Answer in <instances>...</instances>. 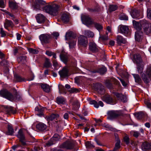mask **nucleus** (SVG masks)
<instances>
[{
    "instance_id": "nucleus-31",
    "label": "nucleus",
    "mask_w": 151,
    "mask_h": 151,
    "mask_svg": "<svg viewBox=\"0 0 151 151\" xmlns=\"http://www.w3.org/2000/svg\"><path fill=\"white\" fill-rule=\"evenodd\" d=\"M133 57L134 62V63L138 64L141 62V59L140 55L139 54H135L134 55Z\"/></svg>"
},
{
    "instance_id": "nucleus-27",
    "label": "nucleus",
    "mask_w": 151,
    "mask_h": 151,
    "mask_svg": "<svg viewBox=\"0 0 151 151\" xmlns=\"http://www.w3.org/2000/svg\"><path fill=\"white\" fill-rule=\"evenodd\" d=\"M132 22L134 28L136 29L137 30H140L142 29L140 21V23H139L136 22L135 20H133L132 21Z\"/></svg>"
},
{
    "instance_id": "nucleus-61",
    "label": "nucleus",
    "mask_w": 151,
    "mask_h": 151,
    "mask_svg": "<svg viewBox=\"0 0 151 151\" xmlns=\"http://www.w3.org/2000/svg\"><path fill=\"white\" fill-rule=\"evenodd\" d=\"M120 141H117L115 145V147L114 148V150H117L120 147Z\"/></svg>"
},
{
    "instance_id": "nucleus-46",
    "label": "nucleus",
    "mask_w": 151,
    "mask_h": 151,
    "mask_svg": "<svg viewBox=\"0 0 151 151\" xmlns=\"http://www.w3.org/2000/svg\"><path fill=\"white\" fill-rule=\"evenodd\" d=\"M63 123L62 121L59 120L55 121L54 124L56 125V127L57 128H59L61 127V124Z\"/></svg>"
},
{
    "instance_id": "nucleus-54",
    "label": "nucleus",
    "mask_w": 151,
    "mask_h": 151,
    "mask_svg": "<svg viewBox=\"0 0 151 151\" xmlns=\"http://www.w3.org/2000/svg\"><path fill=\"white\" fill-rule=\"evenodd\" d=\"M68 91L70 93H76L79 92V90L78 89L74 88H71L70 89L68 90Z\"/></svg>"
},
{
    "instance_id": "nucleus-38",
    "label": "nucleus",
    "mask_w": 151,
    "mask_h": 151,
    "mask_svg": "<svg viewBox=\"0 0 151 151\" xmlns=\"http://www.w3.org/2000/svg\"><path fill=\"white\" fill-rule=\"evenodd\" d=\"M59 92L60 94H66V92L65 91L64 87L62 85L59 84L58 86Z\"/></svg>"
},
{
    "instance_id": "nucleus-22",
    "label": "nucleus",
    "mask_w": 151,
    "mask_h": 151,
    "mask_svg": "<svg viewBox=\"0 0 151 151\" xmlns=\"http://www.w3.org/2000/svg\"><path fill=\"white\" fill-rule=\"evenodd\" d=\"M115 95L118 99L121 100L124 102H125L127 101V97L126 96L123 95L122 94L119 93H116Z\"/></svg>"
},
{
    "instance_id": "nucleus-8",
    "label": "nucleus",
    "mask_w": 151,
    "mask_h": 151,
    "mask_svg": "<svg viewBox=\"0 0 151 151\" xmlns=\"http://www.w3.org/2000/svg\"><path fill=\"white\" fill-rule=\"evenodd\" d=\"M75 146L74 143L72 141H67L60 145V148H65L67 149H72Z\"/></svg>"
},
{
    "instance_id": "nucleus-13",
    "label": "nucleus",
    "mask_w": 151,
    "mask_h": 151,
    "mask_svg": "<svg viewBox=\"0 0 151 151\" xmlns=\"http://www.w3.org/2000/svg\"><path fill=\"white\" fill-rule=\"evenodd\" d=\"M119 32L127 36L129 33L130 31L128 27L126 26L120 25L119 26Z\"/></svg>"
},
{
    "instance_id": "nucleus-16",
    "label": "nucleus",
    "mask_w": 151,
    "mask_h": 151,
    "mask_svg": "<svg viewBox=\"0 0 151 151\" xmlns=\"http://www.w3.org/2000/svg\"><path fill=\"white\" fill-rule=\"evenodd\" d=\"M96 87L99 93L101 95H103L104 93L105 92L104 87L101 83H98L97 84Z\"/></svg>"
},
{
    "instance_id": "nucleus-5",
    "label": "nucleus",
    "mask_w": 151,
    "mask_h": 151,
    "mask_svg": "<svg viewBox=\"0 0 151 151\" xmlns=\"http://www.w3.org/2000/svg\"><path fill=\"white\" fill-rule=\"evenodd\" d=\"M123 113L121 111H111L108 112V118L112 119L122 115Z\"/></svg>"
},
{
    "instance_id": "nucleus-42",
    "label": "nucleus",
    "mask_w": 151,
    "mask_h": 151,
    "mask_svg": "<svg viewBox=\"0 0 151 151\" xmlns=\"http://www.w3.org/2000/svg\"><path fill=\"white\" fill-rule=\"evenodd\" d=\"M118 8L117 5H110L109 6V9L110 11H114L116 10Z\"/></svg>"
},
{
    "instance_id": "nucleus-53",
    "label": "nucleus",
    "mask_w": 151,
    "mask_h": 151,
    "mask_svg": "<svg viewBox=\"0 0 151 151\" xmlns=\"http://www.w3.org/2000/svg\"><path fill=\"white\" fill-rule=\"evenodd\" d=\"M85 145L88 148H92L94 147V146L91 144V142L89 141H87L85 142Z\"/></svg>"
},
{
    "instance_id": "nucleus-49",
    "label": "nucleus",
    "mask_w": 151,
    "mask_h": 151,
    "mask_svg": "<svg viewBox=\"0 0 151 151\" xmlns=\"http://www.w3.org/2000/svg\"><path fill=\"white\" fill-rule=\"evenodd\" d=\"M76 44V40H73L69 42V46L70 48H73L74 47Z\"/></svg>"
},
{
    "instance_id": "nucleus-60",
    "label": "nucleus",
    "mask_w": 151,
    "mask_h": 151,
    "mask_svg": "<svg viewBox=\"0 0 151 151\" xmlns=\"http://www.w3.org/2000/svg\"><path fill=\"white\" fill-rule=\"evenodd\" d=\"M73 105L75 106L76 109H78L80 107V104L78 101H76L73 103Z\"/></svg>"
},
{
    "instance_id": "nucleus-19",
    "label": "nucleus",
    "mask_w": 151,
    "mask_h": 151,
    "mask_svg": "<svg viewBox=\"0 0 151 151\" xmlns=\"http://www.w3.org/2000/svg\"><path fill=\"white\" fill-rule=\"evenodd\" d=\"M142 149L145 151H147L151 150V143L147 142L143 143L141 145Z\"/></svg>"
},
{
    "instance_id": "nucleus-48",
    "label": "nucleus",
    "mask_w": 151,
    "mask_h": 151,
    "mask_svg": "<svg viewBox=\"0 0 151 151\" xmlns=\"http://www.w3.org/2000/svg\"><path fill=\"white\" fill-rule=\"evenodd\" d=\"M93 24L95 27L99 30H101L102 29V27L101 25L94 22Z\"/></svg>"
},
{
    "instance_id": "nucleus-40",
    "label": "nucleus",
    "mask_w": 151,
    "mask_h": 151,
    "mask_svg": "<svg viewBox=\"0 0 151 151\" xmlns=\"http://www.w3.org/2000/svg\"><path fill=\"white\" fill-rule=\"evenodd\" d=\"M84 34L85 35L89 37H93L94 36L93 33L90 30H85L84 31Z\"/></svg>"
},
{
    "instance_id": "nucleus-30",
    "label": "nucleus",
    "mask_w": 151,
    "mask_h": 151,
    "mask_svg": "<svg viewBox=\"0 0 151 151\" xmlns=\"http://www.w3.org/2000/svg\"><path fill=\"white\" fill-rule=\"evenodd\" d=\"M117 41L118 44L120 45L122 43L125 44L126 42V40L120 35H118L117 36Z\"/></svg>"
},
{
    "instance_id": "nucleus-9",
    "label": "nucleus",
    "mask_w": 151,
    "mask_h": 151,
    "mask_svg": "<svg viewBox=\"0 0 151 151\" xmlns=\"http://www.w3.org/2000/svg\"><path fill=\"white\" fill-rule=\"evenodd\" d=\"M83 23L86 25H92L93 24V20L88 16L83 15L81 17Z\"/></svg>"
},
{
    "instance_id": "nucleus-56",
    "label": "nucleus",
    "mask_w": 151,
    "mask_h": 151,
    "mask_svg": "<svg viewBox=\"0 0 151 151\" xmlns=\"http://www.w3.org/2000/svg\"><path fill=\"white\" fill-rule=\"evenodd\" d=\"M130 134H133V136L136 138H137L140 135V134L136 131H132L130 132Z\"/></svg>"
},
{
    "instance_id": "nucleus-18",
    "label": "nucleus",
    "mask_w": 151,
    "mask_h": 151,
    "mask_svg": "<svg viewBox=\"0 0 151 151\" xmlns=\"http://www.w3.org/2000/svg\"><path fill=\"white\" fill-rule=\"evenodd\" d=\"M89 48L90 51L93 52H97L99 50L96 45L93 42L89 43Z\"/></svg>"
},
{
    "instance_id": "nucleus-59",
    "label": "nucleus",
    "mask_w": 151,
    "mask_h": 151,
    "mask_svg": "<svg viewBox=\"0 0 151 151\" xmlns=\"http://www.w3.org/2000/svg\"><path fill=\"white\" fill-rule=\"evenodd\" d=\"M124 140L126 144L128 145L129 143V139L127 135L125 136L124 137Z\"/></svg>"
},
{
    "instance_id": "nucleus-20",
    "label": "nucleus",
    "mask_w": 151,
    "mask_h": 151,
    "mask_svg": "<svg viewBox=\"0 0 151 151\" xmlns=\"http://www.w3.org/2000/svg\"><path fill=\"white\" fill-rule=\"evenodd\" d=\"M59 73L61 77L65 78L68 76V70L67 68H63L59 72Z\"/></svg>"
},
{
    "instance_id": "nucleus-29",
    "label": "nucleus",
    "mask_w": 151,
    "mask_h": 151,
    "mask_svg": "<svg viewBox=\"0 0 151 151\" xmlns=\"http://www.w3.org/2000/svg\"><path fill=\"white\" fill-rule=\"evenodd\" d=\"M36 128L37 130L43 131L46 128V126L43 123H39L36 125Z\"/></svg>"
},
{
    "instance_id": "nucleus-26",
    "label": "nucleus",
    "mask_w": 151,
    "mask_h": 151,
    "mask_svg": "<svg viewBox=\"0 0 151 151\" xmlns=\"http://www.w3.org/2000/svg\"><path fill=\"white\" fill-rule=\"evenodd\" d=\"M102 99L103 101L108 104H111L113 101L112 98L109 95L104 96Z\"/></svg>"
},
{
    "instance_id": "nucleus-34",
    "label": "nucleus",
    "mask_w": 151,
    "mask_h": 151,
    "mask_svg": "<svg viewBox=\"0 0 151 151\" xmlns=\"http://www.w3.org/2000/svg\"><path fill=\"white\" fill-rule=\"evenodd\" d=\"M8 131L6 133V134L9 135H13L14 131L13 127L10 125H8Z\"/></svg>"
},
{
    "instance_id": "nucleus-44",
    "label": "nucleus",
    "mask_w": 151,
    "mask_h": 151,
    "mask_svg": "<svg viewBox=\"0 0 151 151\" xmlns=\"http://www.w3.org/2000/svg\"><path fill=\"white\" fill-rule=\"evenodd\" d=\"M105 84L108 88L111 89L113 88L112 85L109 80H106L105 82Z\"/></svg>"
},
{
    "instance_id": "nucleus-45",
    "label": "nucleus",
    "mask_w": 151,
    "mask_h": 151,
    "mask_svg": "<svg viewBox=\"0 0 151 151\" xmlns=\"http://www.w3.org/2000/svg\"><path fill=\"white\" fill-rule=\"evenodd\" d=\"M144 116V113L142 112H139L135 114V116L138 119H140L142 118Z\"/></svg>"
},
{
    "instance_id": "nucleus-24",
    "label": "nucleus",
    "mask_w": 151,
    "mask_h": 151,
    "mask_svg": "<svg viewBox=\"0 0 151 151\" xmlns=\"http://www.w3.org/2000/svg\"><path fill=\"white\" fill-rule=\"evenodd\" d=\"M41 87L43 91L46 93L49 92L51 90L50 86L47 84L41 83Z\"/></svg>"
},
{
    "instance_id": "nucleus-4",
    "label": "nucleus",
    "mask_w": 151,
    "mask_h": 151,
    "mask_svg": "<svg viewBox=\"0 0 151 151\" xmlns=\"http://www.w3.org/2000/svg\"><path fill=\"white\" fill-rule=\"evenodd\" d=\"M146 74L143 73L141 76L145 83H147L151 80V65L147 68Z\"/></svg>"
},
{
    "instance_id": "nucleus-32",
    "label": "nucleus",
    "mask_w": 151,
    "mask_h": 151,
    "mask_svg": "<svg viewBox=\"0 0 151 151\" xmlns=\"http://www.w3.org/2000/svg\"><path fill=\"white\" fill-rule=\"evenodd\" d=\"M62 21L64 23H67L69 21V15L66 14H63L61 17Z\"/></svg>"
},
{
    "instance_id": "nucleus-62",
    "label": "nucleus",
    "mask_w": 151,
    "mask_h": 151,
    "mask_svg": "<svg viewBox=\"0 0 151 151\" xmlns=\"http://www.w3.org/2000/svg\"><path fill=\"white\" fill-rule=\"evenodd\" d=\"M1 65H3L7 67L8 64V62L6 60H4L1 62Z\"/></svg>"
},
{
    "instance_id": "nucleus-58",
    "label": "nucleus",
    "mask_w": 151,
    "mask_h": 151,
    "mask_svg": "<svg viewBox=\"0 0 151 151\" xmlns=\"http://www.w3.org/2000/svg\"><path fill=\"white\" fill-rule=\"evenodd\" d=\"M29 51L30 53L34 54H37L38 52V50L32 48H29Z\"/></svg>"
},
{
    "instance_id": "nucleus-63",
    "label": "nucleus",
    "mask_w": 151,
    "mask_h": 151,
    "mask_svg": "<svg viewBox=\"0 0 151 151\" xmlns=\"http://www.w3.org/2000/svg\"><path fill=\"white\" fill-rule=\"evenodd\" d=\"M148 17L151 19V8L148 9L147 11Z\"/></svg>"
},
{
    "instance_id": "nucleus-15",
    "label": "nucleus",
    "mask_w": 151,
    "mask_h": 151,
    "mask_svg": "<svg viewBox=\"0 0 151 151\" xmlns=\"http://www.w3.org/2000/svg\"><path fill=\"white\" fill-rule=\"evenodd\" d=\"M143 33L142 30H137L135 33V38L136 40L140 41L143 38Z\"/></svg>"
},
{
    "instance_id": "nucleus-64",
    "label": "nucleus",
    "mask_w": 151,
    "mask_h": 151,
    "mask_svg": "<svg viewBox=\"0 0 151 151\" xmlns=\"http://www.w3.org/2000/svg\"><path fill=\"white\" fill-rule=\"evenodd\" d=\"M145 103L147 105L148 108L150 109L151 110V103L149 101H145Z\"/></svg>"
},
{
    "instance_id": "nucleus-11",
    "label": "nucleus",
    "mask_w": 151,
    "mask_h": 151,
    "mask_svg": "<svg viewBox=\"0 0 151 151\" xmlns=\"http://www.w3.org/2000/svg\"><path fill=\"white\" fill-rule=\"evenodd\" d=\"M17 137L19 139V141L22 145L24 146L26 145L25 136L22 129H20L18 131Z\"/></svg>"
},
{
    "instance_id": "nucleus-17",
    "label": "nucleus",
    "mask_w": 151,
    "mask_h": 151,
    "mask_svg": "<svg viewBox=\"0 0 151 151\" xmlns=\"http://www.w3.org/2000/svg\"><path fill=\"white\" fill-rule=\"evenodd\" d=\"M61 60L66 64L68 61V57L67 54L63 50H62L60 55Z\"/></svg>"
},
{
    "instance_id": "nucleus-28",
    "label": "nucleus",
    "mask_w": 151,
    "mask_h": 151,
    "mask_svg": "<svg viewBox=\"0 0 151 151\" xmlns=\"http://www.w3.org/2000/svg\"><path fill=\"white\" fill-rule=\"evenodd\" d=\"M45 2L42 0H35V6L38 8L40 7L41 6L45 5Z\"/></svg>"
},
{
    "instance_id": "nucleus-57",
    "label": "nucleus",
    "mask_w": 151,
    "mask_h": 151,
    "mask_svg": "<svg viewBox=\"0 0 151 151\" xmlns=\"http://www.w3.org/2000/svg\"><path fill=\"white\" fill-rule=\"evenodd\" d=\"M119 19L121 20H128V17L126 15L123 14L120 16Z\"/></svg>"
},
{
    "instance_id": "nucleus-43",
    "label": "nucleus",
    "mask_w": 151,
    "mask_h": 151,
    "mask_svg": "<svg viewBox=\"0 0 151 151\" xmlns=\"http://www.w3.org/2000/svg\"><path fill=\"white\" fill-rule=\"evenodd\" d=\"M59 117V115L58 114H51L49 117L50 120L52 121L55 119H57Z\"/></svg>"
},
{
    "instance_id": "nucleus-3",
    "label": "nucleus",
    "mask_w": 151,
    "mask_h": 151,
    "mask_svg": "<svg viewBox=\"0 0 151 151\" xmlns=\"http://www.w3.org/2000/svg\"><path fill=\"white\" fill-rule=\"evenodd\" d=\"M141 24L143 31L146 35L151 34V24L149 23L145 20L140 21Z\"/></svg>"
},
{
    "instance_id": "nucleus-7",
    "label": "nucleus",
    "mask_w": 151,
    "mask_h": 151,
    "mask_svg": "<svg viewBox=\"0 0 151 151\" xmlns=\"http://www.w3.org/2000/svg\"><path fill=\"white\" fill-rule=\"evenodd\" d=\"M39 38L42 43H48L50 42V40L51 38V36L47 34H44L41 35Z\"/></svg>"
},
{
    "instance_id": "nucleus-39",
    "label": "nucleus",
    "mask_w": 151,
    "mask_h": 151,
    "mask_svg": "<svg viewBox=\"0 0 151 151\" xmlns=\"http://www.w3.org/2000/svg\"><path fill=\"white\" fill-rule=\"evenodd\" d=\"M5 111L8 113H12L13 114H15L16 112L13 110L12 107L11 106H6L5 107Z\"/></svg>"
},
{
    "instance_id": "nucleus-10",
    "label": "nucleus",
    "mask_w": 151,
    "mask_h": 151,
    "mask_svg": "<svg viewBox=\"0 0 151 151\" xmlns=\"http://www.w3.org/2000/svg\"><path fill=\"white\" fill-rule=\"evenodd\" d=\"M83 23L86 25H92L93 24V20L88 16L83 15L81 17Z\"/></svg>"
},
{
    "instance_id": "nucleus-51",
    "label": "nucleus",
    "mask_w": 151,
    "mask_h": 151,
    "mask_svg": "<svg viewBox=\"0 0 151 151\" xmlns=\"http://www.w3.org/2000/svg\"><path fill=\"white\" fill-rule=\"evenodd\" d=\"M88 10L91 12H98L100 11V9L99 6H96L93 8L88 9Z\"/></svg>"
},
{
    "instance_id": "nucleus-52",
    "label": "nucleus",
    "mask_w": 151,
    "mask_h": 151,
    "mask_svg": "<svg viewBox=\"0 0 151 151\" xmlns=\"http://www.w3.org/2000/svg\"><path fill=\"white\" fill-rule=\"evenodd\" d=\"M0 34L2 37H4L6 35V32L4 30L3 28L2 27H1L0 29Z\"/></svg>"
},
{
    "instance_id": "nucleus-14",
    "label": "nucleus",
    "mask_w": 151,
    "mask_h": 151,
    "mask_svg": "<svg viewBox=\"0 0 151 151\" xmlns=\"http://www.w3.org/2000/svg\"><path fill=\"white\" fill-rule=\"evenodd\" d=\"M106 71L107 69L104 66H103L101 68H99L96 70H92L89 71L91 74L98 73L101 75L104 74Z\"/></svg>"
},
{
    "instance_id": "nucleus-36",
    "label": "nucleus",
    "mask_w": 151,
    "mask_h": 151,
    "mask_svg": "<svg viewBox=\"0 0 151 151\" xmlns=\"http://www.w3.org/2000/svg\"><path fill=\"white\" fill-rule=\"evenodd\" d=\"M133 76L135 79L136 82L139 83H141L142 82V79L137 74H133Z\"/></svg>"
},
{
    "instance_id": "nucleus-1",
    "label": "nucleus",
    "mask_w": 151,
    "mask_h": 151,
    "mask_svg": "<svg viewBox=\"0 0 151 151\" xmlns=\"http://www.w3.org/2000/svg\"><path fill=\"white\" fill-rule=\"evenodd\" d=\"M0 96L8 100L13 101H19L22 99L21 96L16 91L13 95L11 93L6 89L0 91Z\"/></svg>"
},
{
    "instance_id": "nucleus-47",
    "label": "nucleus",
    "mask_w": 151,
    "mask_h": 151,
    "mask_svg": "<svg viewBox=\"0 0 151 151\" xmlns=\"http://www.w3.org/2000/svg\"><path fill=\"white\" fill-rule=\"evenodd\" d=\"M51 63L49 60L48 58L46 59V60L44 64V66L46 68H48L51 66Z\"/></svg>"
},
{
    "instance_id": "nucleus-37",
    "label": "nucleus",
    "mask_w": 151,
    "mask_h": 151,
    "mask_svg": "<svg viewBox=\"0 0 151 151\" xmlns=\"http://www.w3.org/2000/svg\"><path fill=\"white\" fill-rule=\"evenodd\" d=\"M13 25V22L7 19L6 20L5 22L4 23V27L5 28L7 29L8 27L12 26Z\"/></svg>"
},
{
    "instance_id": "nucleus-12",
    "label": "nucleus",
    "mask_w": 151,
    "mask_h": 151,
    "mask_svg": "<svg viewBox=\"0 0 151 151\" xmlns=\"http://www.w3.org/2000/svg\"><path fill=\"white\" fill-rule=\"evenodd\" d=\"M60 139L59 135L57 134H55L50 139V140L46 143V145L50 146L54 144L55 142Z\"/></svg>"
},
{
    "instance_id": "nucleus-2",
    "label": "nucleus",
    "mask_w": 151,
    "mask_h": 151,
    "mask_svg": "<svg viewBox=\"0 0 151 151\" xmlns=\"http://www.w3.org/2000/svg\"><path fill=\"white\" fill-rule=\"evenodd\" d=\"M60 5L56 4L49 5L45 6L43 9L44 11L53 16H56L58 14V11L61 9Z\"/></svg>"
},
{
    "instance_id": "nucleus-33",
    "label": "nucleus",
    "mask_w": 151,
    "mask_h": 151,
    "mask_svg": "<svg viewBox=\"0 0 151 151\" xmlns=\"http://www.w3.org/2000/svg\"><path fill=\"white\" fill-rule=\"evenodd\" d=\"M56 102L59 104H64L65 103V99L62 96L58 97L56 98Z\"/></svg>"
},
{
    "instance_id": "nucleus-21",
    "label": "nucleus",
    "mask_w": 151,
    "mask_h": 151,
    "mask_svg": "<svg viewBox=\"0 0 151 151\" xmlns=\"http://www.w3.org/2000/svg\"><path fill=\"white\" fill-rule=\"evenodd\" d=\"M36 19L37 22L39 23H43L45 20V17L41 14H37L36 17Z\"/></svg>"
},
{
    "instance_id": "nucleus-35",
    "label": "nucleus",
    "mask_w": 151,
    "mask_h": 151,
    "mask_svg": "<svg viewBox=\"0 0 151 151\" xmlns=\"http://www.w3.org/2000/svg\"><path fill=\"white\" fill-rule=\"evenodd\" d=\"M9 5L10 8L12 9H16L18 8L17 4L13 1L9 2Z\"/></svg>"
},
{
    "instance_id": "nucleus-25",
    "label": "nucleus",
    "mask_w": 151,
    "mask_h": 151,
    "mask_svg": "<svg viewBox=\"0 0 151 151\" xmlns=\"http://www.w3.org/2000/svg\"><path fill=\"white\" fill-rule=\"evenodd\" d=\"M131 14L132 17L133 18L139 19L142 17H140L139 11L137 10H133L131 13Z\"/></svg>"
},
{
    "instance_id": "nucleus-6",
    "label": "nucleus",
    "mask_w": 151,
    "mask_h": 151,
    "mask_svg": "<svg viewBox=\"0 0 151 151\" xmlns=\"http://www.w3.org/2000/svg\"><path fill=\"white\" fill-rule=\"evenodd\" d=\"M78 43L84 47H86L88 43L87 38L83 35H80L78 38Z\"/></svg>"
},
{
    "instance_id": "nucleus-50",
    "label": "nucleus",
    "mask_w": 151,
    "mask_h": 151,
    "mask_svg": "<svg viewBox=\"0 0 151 151\" xmlns=\"http://www.w3.org/2000/svg\"><path fill=\"white\" fill-rule=\"evenodd\" d=\"M14 78L16 81L18 82H20L23 81L24 80L20 76L17 74L14 75Z\"/></svg>"
},
{
    "instance_id": "nucleus-23",
    "label": "nucleus",
    "mask_w": 151,
    "mask_h": 151,
    "mask_svg": "<svg viewBox=\"0 0 151 151\" xmlns=\"http://www.w3.org/2000/svg\"><path fill=\"white\" fill-rule=\"evenodd\" d=\"M89 104H91L93 105L94 107L96 108H98L99 107V105L101 107L103 106H104V104L101 101H99L98 104L95 100H92L89 101Z\"/></svg>"
},
{
    "instance_id": "nucleus-55",
    "label": "nucleus",
    "mask_w": 151,
    "mask_h": 151,
    "mask_svg": "<svg viewBox=\"0 0 151 151\" xmlns=\"http://www.w3.org/2000/svg\"><path fill=\"white\" fill-rule=\"evenodd\" d=\"M19 59L20 60L21 63H25L26 62V57L25 56H21L19 58Z\"/></svg>"
},
{
    "instance_id": "nucleus-41",
    "label": "nucleus",
    "mask_w": 151,
    "mask_h": 151,
    "mask_svg": "<svg viewBox=\"0 0 151 151\" xmlns=\"http://www.w3.org/2000/svg\"><path fill=\"white\" fill-rule=\"evenodd\" d=\"M137 71L139 73L141 76L143 73H144L143 72V66L142 65H138L137 67Z\"/></svg>"
}]
</instances>
